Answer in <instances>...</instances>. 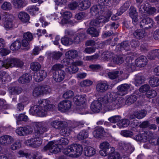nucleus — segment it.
<instances>
[{
	"label": "nucleus",
	"mask_w": 159,
	"mask_h": 159,
	"mask_svg": "<svg viewBox=\"0 0 159 159\" xmlns=\"http://www.w3.org/2000/svg\"><path fill=\"white\" fill-rule=\"evenodd\" d=\"M32 78V76L30 74L25 73L19 78V82L21 84L28 83L31 80Z\"/></svg>",
	"instance_id": "obj_19"
},
{
	"label": "nucleus",
	"mask_w": 159,
	"mask_h": 159,
	"mask_svg": "<svg viewBox=\"0 0 159 159\" xmlns=\"http://www.w3.org/2000/svg\"><path fill=\"white\" fill-rule=\"evenodd\" d=\"M149 83L152 87H155L159 86V78L152 76L150 77L149 79Z\"/></svg>",
	"instance_id": "obj_24"
},
{
	"label": "nucleus",
	"mask_w": 159,
	"mask_h": 159,
	"mask_svg": "<svg viewBox=\"0 0 159 159\" xmlns=\"http://www.w3.org/2000/svg\"><path fill=\"white\" fill-rule=\"evenodd\" d=\"M93 83L92 81L89 80H85L81 81L80 83V85L82 87H86L91 86Z\"/></svg>",
	"instance_id": "obj_55"
},
{
	"label": "nucleus",
	"mask_w": 159,
	"mask_h": 159,
	"mask_svg": "<svg viewBox=\"0 0 159 159\" xmlns=\"http://www.w3.org/2000/svg\"><path fill=\"white\" fill-rule=\"evenodd\" d=\"M48 121L37 122L34 123V125L36 127L35 133L37 135H41L47 131L48 129Z\"/></svg>",
	"instance_id": "obj_5"
},
{
	"label": "nucleus",
	"mask_w": 159,
	"mask_h": 159,
	"mask_svg": "<svg viewBox=\"0 0 159 159\" xmlns=\"http://www.w3.org/2000/svg\"><path fill=\"white\" fill-rule=\"evenodd\" d=\"M53 77L54 80L59 82L62 81L64 78L65 72L63 70H53Z\"/></svg>",
	"instance_id": "obj_12"
},
{
	"label": "nucleus",
	"mask_w": 159,
	"mask_h": 159,
	"mask_svg": "<svg viewBox=\"0 0 159 159\" xmlns=\"http://www.w3.org/2000/svg\"><path fill=\"white\" fill-rule=\"evenodd\" d=\"M108 85L107 82H100L97 85V90L100 92H103L108 89Z\"/></svg>",
	"instance_id": "obj_18"
},
{
	"label": "nucleus",
	"mask_w": 159,
	"mask_h": 159,
	"mask_svg": "<svg viewBox=\"0 0 159 159\" xmlns=\"http://www.w3.org/2000/svg\"><path fill=\"white\" fill-rule=\"evenodd\" d=\"M32 147L37 148L42 143V140L41 138L37 137L32 139Z\"/></svg>",
	"instance_id": "obj_38"
},
{
	"label": "nucleus",
	"mask_w": 159,
	"mask_h": 159,
	"mask_svg": "<svg viewBox=\"0 0 159 159\" xmlns=\"http://www.w3.org/2000/svg\"><path fill=\"white\" fill-rule=\"evenodd\" d=\"M121 119V117L119 115H115L112 116L108 119V120L112 123H115L119 121Z\"/></svg>",
	"instance_id": "obj_52"
},
{
	"label": "nucleus",
	"mask_w": 159,
	"mask_h": 159,
	"mask_svg": "<svg viewBox=\"0 0 159 159\" xmlns=\"http://www.w3.org/2000/svg\"><path fill=\"white\" fill-rule=\"evenodd\" d=\"M40 86L35 87L33 90V95L35 97H37L43 95Z\"/></svg>",
	"instance_id": "obj_46"
},
{
	"label": "nucleus",
	"mask_w": 159,
	"mask_h": 159,
	"mask_svg": "<svg viewBox=\"0 0 159 159\" xmlns=\"http://www.w3.org/2000/svg\"><path fill=\"white\" fill-rule=\"evenodd\" d=\"M49 101L48 99H43L38 101L37 104L34 105L32 110H33L40 117L45 116L48 110L52 111L54 106L50 104Z\"/></svg>",
	"instance_id": "obj_3"
},
{
	"label": "nucleus",
	"mask_w": 159,
	"mask_h": 159,
	"mask_svg": "<svg viewBox=\"0 0 159 159\" xmlns=\"http://www.w3.org/2000/svg\"><path fill=\"white\" fill-rule=\"evenodd\" d=\"M100 102H102L105 110L108 111L118 109L123 104L122 98L118 97L115 93L113 92H108L103 97L92 102L90 108L94 112L98 113L102 109V104Z\"/></svg>",
	"instance_id": "obj_1"
},
{
	"label": "nucleus",
	"mask_w": 159,
	"mask_h": 159,
	"mask_svg": "<svg viewBox=\"0 0 159 159\" xmlns=\"http://www.w3.org/2000/svg\"><path fill=\"white\" fill-rule=\"evenodd\" d=\"M104 129L101 127H98L93 132V135L95 138H99L102 136Z\"/></svg>",
	"instance_id": "obj_29"
},
{
	"label": "nucleus",
	"mask_w": 159,
	"mask_h": 159,
	"mask_svg": "<svg viewBox=\"0 0 159 159\" xmlns=\"http://www.w3.org/2000/svg\"><path fill=\"white\" fill-rule=\"evenodd\" d=\"M131 85L127 84H122L118 86L117 89L118 90L116 93L114 92L118 98H122V104L121 106L120 107H122L124 104L125 100L122 98L118 97V95L120 96H123L126 94L128 90L130 89ZM114 93V92H113Z\"/></svg>",
	"instance_id": "obj_6"
},
{
	"label": "nucleus",
	"mask_w": 159,
	"mask_h": 159,
	"mask_svg": "<svg viewBox=\"0 0 159 159\" xmlns=\"http://www.w3.org/2000/svg\"><path fill=\"white\" fill-rule=\"evenodd\" d=\"M98 2L99 5L103 10L105 7L109 5L111 3L110 0H98Z\"/></svg>",
	"instance_id": "obj_45"
},
{
	"label": "nucleus",
	"mask_w": 159,
	"mask_h": 159,
	"mask_svg": "<svg viewBox=\"0 0 159 159\" xmlns=\"http://www.w3.org/2000/svg\"><path fill=\"white\" fill-rule=\"evenodd\" d=\"M129 124V121L128 120L124 119H121L117 124V125L119 128H121L127 127Z\"/></svg>",
	"instance_id": "obj_44"
},
{
	"label": "nucleus",
	"mask_w": 159,
	"mask_h": 159,
	"mask_svg": "<svg viewBox=\"0 0 159 159\" xmlns=\"http://www.w3.org/2000/svg\"><path fill=\"white\" fill-rule=\"evenodd\" d=\"M18 17L19 20L23 23H26L28 22L30 19L29 15L24 11L20 12L18 15Z\"/></svg>",
	"instance_id": "obj_21"
},
{
	"label": "nucleus",
	"mask_w": 159,
	"mask_h": 159,
	"mask_svg": "<svg viewBox=\"0 0 159 159\" xmlns=\"http://www.w3.org/2000/svg\"><path fill=\"white\" fill-rule=\"evenodd\" d=\"M117 48H119V50L121 51L125 50L126 51H128L130 49L129 45V44L128 41H126L122 43L119 45H118Z\"/></svg>",
	"instance_id": "obj_31"
},
{
	"label": "nucleus",
	"mask_w": 159,
	"mask_h": 159,
	"mask_svg": "<svg viewBox=\"0 0 159 159\" xmlns=\"http://www.w3.org/2000/svg\"><path fill=\"white\" fill-rule=\"evenodd\" d=\"M9 92L12 94H18L21 93L22 89L21 87H10L8 89Z\"/></svg>",
	"instance_id": "obj_28"
},
{
	"label": "nucleus",
	"mask_w": 159,
	"mask_h": 159,
	"mask_svg": "<svg viewBox=\"0 0 159 159\" xmlns=\"http://www.w3.org/2000/svg\"><path fill=\"white\" fill-rule=\"evenodd\" d=\"M88 137V133L85 130L80 131L77 136V139L80 140H83Z\"/></svg>",
	"instance_id": "obj_37"
},
{
	"label": "nucleus",
	"mask_w": 159,
	"mask_h": 159,
	"mask_svg": "<svg viewBox=\"0 0 159 159\" xmlns=\"http://www.w3.org/2000/svg\"><path fill=\"white\" fill-rule=\"evenodd\" d=\"M145 77L139 75H137L135 78V84L136 86H138L143 83L145 80Z\"/></svg>",
	"instance_id": "obj_34"
},
{
	"label": "nucleus",
	"mask_w": 159,
	"mask_h": 159,
	"mask_svg": "<svg viewBox=\"0 0 159 159\" xmlns=\"http://www.w3.org/2000/svg\"><path fill=\"white\" fill-rule=\"evenodd\" d=\"M74 152L73 153V155L79 156L82 154L83 148L81 145L79 144H73Z\"/></svg>",
	"instance_id": "obj_22"
},
{
	"label": "nucleus",
	"mask_w": 159,
	"mask_h": 159,
	"mask_svg": "<svg viewBox=\"0 0 159 159\" xmlns=\"http://www.w3.org/2000/svg\"><path fill=\"white\" fill-rule=\"evenodd\" d=\"M26 9L30 14L32 16L35 15V12L39 10L38 7L34 6H30L27 7Z\"/></svg>",
	"instance_id": "obj_49"
},
{
	"label": "nucleus",
	"mask_w": 159,
	"mask_h": 159,
	"mask_svg": "<svg viewBox=\"0 0 159 159\" xmlns=\"http://www.w3.org/2000/svg\"><path fill=\"white\" fill-rule=\"evenodd\" d=\"M33 78L34 80L40 82L43 80L46 77L47 73L45 70H32Z\"/></svg>",
	"instance_id": "obj_7"
},
{
	"label": "nucleus",
	"mask_w": 159,
	"mask_h": 159,
	"mask_svg": "<svg viewBox=\"0 0 159 159\" xmlns=\"http://www.w3.org/2000/svg\"><path fill=\"white\" fill-rule=\"evenodd\" d=\"M111 152L109 153L108 155L109 159H119L120 155L118 152L113 151H111Z\"/></svg>",
	"instance_id": "obj_51"
},
{
	"label": "nucleus",
	"mask_w": 159,
	"mask_h": 159,
	"mask_svg": "<svg viewBox=\"0 0 159 159\" xmlns=\"http://www.w3.org/2000/svg\"><path fill=\"white\" fill-rule=\"evenodd\" d=\"M157 95L156 92L153 90H149L146 94V96L148 98H152L155 97Z\"/></svg>",
	"instance_id": "obj_62"
},
{
	"label": "nucleus",
	"mask_w": 159,
	"mask_h": 159,
	"mask_svg": "<svg viewBox=\"0 0 159 159\" xmlns=\"http://www.w3.org/2000/svg\"><path fill=\"white\" fill-rule=\"evenodd\" d=\"M61 41L62 44L65 45H68L72 44L73 43V40L70 38L64 36L62 38Z\"/></svg>",
	"instance_id": "obj_42"
},
{
	"label": "nucleus",
	"mask_w": 159,
	"mask_h": 159,
	"mask_svg": "<svg viewBox=\"0 0 159 159\" xmlns=\"http://www.w3.org/2000/svg\"><path fill=\"white\" fill-rule=\"evenodd\" d=\"M147 63L146 57L143 56L138 58L135 60V64L137 66L139 67L144 66Z\"/></svg>",
	"instance_id": "obj_17"
},
{
	"label": "nucleus",
	"mask_w": 159,
	"mask_h": 159,
	"mask_svg": "<svg viewBox=\"0 0 159 159\" xmlns=\"http://www.w3.org/2000/svg\"><path fill=\"white\" fill-rule=\"evenodd\" d=\"M72 104L71 101L64 100L61 102L58 106V109L62 112H65L69 111L71 108Z\"/></svg>",
	"instance_id": "obj_10"
},
{
	"label": "nucleus",
	"mask_w": 159,
	"mask_h": 159,
	"mask_svg": "<svg viewBox=\"0 0 159 159\" xmlns=\"http://www.w3.org/2000/svg\"><path fill=\"white\" fill-rule=\"evenodd\" d=\"M14 17L12 16H9L7 18L4 23V26L7 29H12L14 27L15 25L13 22Z\"/></svg>",
	"instance_id": "obj_16"
},
{
	"label": "nucleus",
	"mask_w": 159,
	"mask_h": 159,
	"mask_svg": "<svg viewBox=\"0 0 159 159\" xmlns=\"http://www.w3.org/2000/svg\"><path fill=\"white\" fill-rule=\"evenodd\" d=\"M2 79L4 81L9 82L11 80V77L5 71H0V80Z\"/></svg>",
	"instance_id": "obj_36"
},
{
	"label": "nucleus",
	"mask_w": 159,
	"mask_h": 159,
	"mask_svg": "<svg viewBox=\"0 0 159 159\" xmlns=\"http://www.w3.org/2000/svg\"><path fill=\"white\" fill-rule=\"evenodd\" d=\"M90 25H91L90 24ZM99 25H98V26ZM91 27L88 28L87 30V34L91 35L93 37H96L98 35V32L97 31L96 29L94 27H92L93 26H92L90 25Z\"/></svg>",
	"instance_id": "obj_30"
},
{
	"label": "nucleus",
	"mask_w": 159,
	"mask_h": 159,
	"mask_svg": "<svg viewBox=\"0 0 159 159\" xmlns=\"http://www.w3.org/2000/svg\"><path fill=\"white\" fill-rule=\"evenodd\" d=\"M141 25L143 26V27L145 29H148L152 27L154 24L153 20L149 18H146L143 19L141 22Z\"/></svg>",
	"instance_id": "obj_15"
},
{
	"label": "nucleus",
	"mask_w": 159,
	"mask_h": 159,
	"mask_svg": "<svg viewBox=\"0 0 159 159\" xmlns=\"http://www.w3.org/2000/svg\"><path fill=\"white\" fill-rule=\"evenodd\" d=\"M16 132L20 136H25L31 133L32 132V130L29 126H24L17 128Z\"/></svg>",
	"instance_id": "obj_11"
},
{
	"label": "nucleus",
	"mask_w": 159,
	"mask_h": 159,
	"mask_svg": "<svg viewBox=\"0 0 159 159\" xmlns=\"http://www.w3.org/2000/svg\"><path fill=\"white\" fill-rule=\"evenodd\" d=\"M78 53L76 51L70 50L66 52L65 54L66 57L72 59L76 57L77 56Z\"/></svg>",
	"instance_id": "obj_41"
},
{
	"label": "nucleus",
	"mask_w": 159,
	"mask_h": 159,
	"mask_svg": "<svg viewBox=\"0 0 159 159\" xmlns=\"http://www.w3.org/2000/svg\"><path fill=\"white\" fill-rule=\"evenodd\" d=\"M63 152L66 155H67L70 153V155H73V153L74 152V150L73 147V145L69 146L67 148L64 149Z\"/></svg>",
	"instance_id": "obj_50"
},
{
	"label": "nucleus",
	"mask_w": 159,
	"mask_h": 159,
	"mask_svg": "<svg viewBox=\"0 0 159 159\" xmlns=\"http://www.w3.org/2000/svg\"><path fill=\"white\" fill-rule=\"evenodd\" d=\"M134 37L138 39L143 38L145 36V31L142 29L136 30L134 33Z\"/></svg>",
	"instance_id": "obj_32"
},
{
	"label": "nucleus",
	"mask_w": 159,
	"mask_h": 159,
	"mask_svg": "<svg viewBox=\"0 0 159 159\" xmlns=\"http://www.w3.org/2000/svg\"><path fill=\"white\" fill-rule=\"evenodd\" d=\"M149 138H148L145 134H138L136 136V139L137 140L143 142H146L147 140L149 141V142L151 143L152 142L154 144L155 142V139H152L151 140H148Z\"/></svg>",
	"instance_id": "obj_20"
},
{
	"label": "nucleus",
	"mask_w": 159,
	"mask_h": 159,
	"mask_svg": "<svg viewBox=\"0 0 159 159\" xmlns=\"http://www.w3.org/2000/svg\"><path fill=\"white\" fill-rule=\"evenodd\" d=\"M63 19L61 20L62 24L66 23L68 20L70 19L72 16V14L69 11H66L63 13Z\"/></svg>",
	"instance_id": "obj_33"
},
{
	"label": "nucleus",
	"mask_w": 159,
	"mask_h": 159,
	"mask_svg": "<svg viewBox=\"0 0 159 159\" xmlns=\"http://www.w3.org/2000/svg\"><path fill=\"white\" fill-rule=\"evenodd\" d=\"M21 145L19 141H17L11 145L10 148L13 150L18 149L21 147Z\"/></svg>",
	"instance_id": "obj_53"
},
{
	"label": "nucleus",
	"mask_w": 159,
	"mask_h": 159,
	"mask_svg": "<svg viewBox=\"0 0 159 159\" xmlns=\"http://www.w3.org/2000/svg\"><path fill=\"white\" fill-rule=\"evenodd\" d=\"M139 8V11L141 13H147L149 14H152L156 11L155 7L149 6L148 3H143Z\"/></svg>",
	"instance_id": "obj_8"
},
{
	"label": "nucleus",
	"mask_w": 159,
	"mask_h": 159,
	"mask_svg": "<svg viewBox=\"0 0 159 159\" xmlns=\"http://www.w3.org/2000/svg\"><path fill=\"white\" fill-rule=\"evenodd\" d=\"M85 37V35L83 33H77L74 36L73 43H79Z\"/></svg>",
	"instance_id": "obj_26"
},
{
	"label": "nucleus",
	"mask_w": 159,
	"mask_h": 159,
	"mask_svg": "<svg viewBox=\"0 0 159 159\" xmlns=\"http://www.w3.org/2000/svg\"><path fill=\"white\" fill-rule=\"evenodd\" d=\"M146 114L147 111L145 110L136 111L130 115L129 118L130 119H134L135 118L140 119L144 117Z\"/></svg>",
	"instance_id": "obj_14"
},
{
	"label": "nucleus",
	"mask_w": 159,
	"mask_h": 159,
	"mask_svg": "<svg viewBox=\"0 0 159 159\" xmlns=\"http://www.w3.org/2000/svg\"><path fill=\"white\" fill-rule=\"evenodd\" d=\"M112 60L113 62L117 64H121L124 62V58L121 56H116L114 57Z\"/></svg>",
	"instance_id": "obj_54"
},
{
	"label": "nucleus",
	"mask_w": 159,
	"mask_h": 159,
	"mask_svg": "<svg viewBox=\"0 0 159 159\" xmlns=\"http://www.w3.org/2000/svg\"><path fill=\"white\" fill-rule=\"evenodd\" d=\"M41 66L38 62H34L31 63L30 69L31 70H39Z\"/></svg>",
	"instance_id": "obj_61"
},
{
	"label": "nucleus",
	"mask_w": 159,
	"mask_h": 159,
	"mask_svg": "<svg viewBox=\"0 0 159 159\" xmlns=\"http://www.w3.org/2000/svg\"><path fill=\"white\" fill-rule=\"evenodd\" d=\"M129 16L130 17L137 16L138 14L136 9L133 7H131L129 10Z\"/></svg>",
	"instance_id": "obj_59"
},
{
	"label": "nucleus",
	"mask_w": 159,
	"mask_h": 159,
	"mask_svg": "<svg viewBox=\"0 0 159 159\" xmlns=\"http://www.w3.org/2000/svg\"><path fill=\"white\" fill-rule=\"evenodd\" d=\"M13 141V138L9 135H4L0 137V144L3 146H8Z\"/></svg>",
	"instance_id": "obj_13"
},
{
	"label": "nucleus",
	"mask_w": 159,
	"mask_h": 159,
	"mask_svg": "<svg viewBox=\"0 0 159 159\" xmlns=\"http://www.w3.org/2000/svg\"><path fill=\"white\" fill-rule=\"evenodd\" d=\"M133 53H130L129 54L123 56V57L124 60H125V61L129 65H130L131 63L130 62L134 59V56Z\"/></svg>",
	"instance_id": "obj_47"
},
{
	"label": "nucleus",
	"mask_w": 159,
	"mask_h": 159,
	"mask_svg": "<svg viewBox=\"0 0 159 159\" xmlns=\"http://www.w3.org/2000/svg\"><path fill=\"white\" fill-rule=\"evenodd\" d=\"M109 78L111 79H114L117 78L119 76V71H118L109 72L108 73Z\"/></svg>",
	"instance_id": "obj_57"
},
{
	"label": "nucleus",
	"mask_w": 159,
	"mask_h": 159,
	"mask_svg": "<svg viewBox=\"0 0 159 159\" xmlns=\"http://www.w3.org/2000/svg\"><path fill=\"white\" fill-rule=\"evenodd\" d=\"M41 88L42 91L43 95L45 94H49L51 92V89L48 85H43L41 86Z\"/></svg>",
	"instance_id": "obj_48"
},
{
	"label": "nucleus",
	"mask_w": 159,
	"mask_h": 159,
	"mask_svg": "<svg viewBox=\"0 0 159 159\" xmlns=\"http://www.w3.org/2000/svg\"><path fill=\"white\" fill-rule=\"evenodd\" d=\"M11 5L10 3L5 2H4L1 6V8L5 10L8 11L11 8Z\"/></svg>",
	"instance_id": "obj_56"
},
{
	"label": "nucleus",
	"mask_w": 159,
	"mask_h": 159,
	"mask_svg": "<svg viewBox=\"0 0 159 159\" xmlns=\"http://www.w3.org/2000/svg\"><path fill=\"white\" fill-rule=\"evenodd\" d=\"M16 119L18 121H26L28 120V116L24 114H21L16 117Z\"/></svg>",
	"instance_id": "obj_58"
},
{
	"label": "nucleus",
	"mask_w": 159,
	"mask_h": 159,
	"mask_svg": "<svg viewBox=\"0 0 159 159\" xmlns=\"http://www.w3.org/2000/svg\"><path fill=\"white\" fill-rule=\"evenodd\" d=\"M84 153L86 156L91 157L95 154L96 150L93 148L89 147L84 148Z\"/></svg>",
	"instance_id": "obj_25"
},
{
	"label": "nucleus",
	"mask_w": 159,
	"mask_h": 159,
	"mask_svg": "<svg viewBox=\"0 0 159 159\" xmlns=\"http://www.w3.org/2000/svg\"><path fill=\"white\" fill-rule=\"evenodd\" d=\"M100 148L101 149L108 150L110 148L111 151H114L115 148L113 147H111L109 143L107 142H104L100 145Z\"/></svg>",
	"instance_id": "obj_35"
},
{
	"label": "nucleus",
	"mask_w": 159,
	"mask_h": 159,
	"mask_svg": "<svg viewBox=\"0 0 159 159\" xmlns=\"http://www.w3.org/2000/svg\"><path fill=\"white\" fill-rule=\"evenodd\" d=\"M60 131V133L62 136H68L71 132L72 129L70 127H62Z\"/></svg>",
	"instance_id": "obj_27"
},
{
	"label": "nucleus",
	"mask_w": 159,
	"mask_h": 159,
	"mask_svg": "<svg viewBox=\"0 0 159 159\" xmlns=\"http://www.w3.org/2000/svg\"><path fill=\"white\" fill-rule=\"evenodd\" d=\"M90 13L93 16L97 17V19L92 20L90 24L92 26H98L101 23H105L108 21L109 17L111 15L110 11L108 15L106 16L104 10L99 5L94 6L90 9Z\"/></svg>",
	"instance_id": "obj_2"
},
{
	"label": "nucleus",
	"mask_w": 159,
	"mask_h": 159,
	"mask_svg": "<svg viewBox=\"0 0 159 159\" xmlns=\"http://www.w3.org/2000/svg\"><path fill=\"white\" fill-rule=\"evenodd\" d=\"M126 102L129 104H130L134 103L137 100V97L134 95H128L126 97Z\"/></svg>",
	"instance_id": "obj_43"
},
{
	"label": "nucleus",
	"mask_w": 159,
	"mask_h": 159,
	"mask_svg": "<svg viewBox=\"0 0 159 159\" xmlns=\"http://www.w3.org/2000/svg\"><path fill=\"white\" fill-rule=\"evenodd\" d=\"M23 38L29 41H31L33 39L32 34L29 32H27L24 34Z\"/></svg>",
	"instance_id": "obj_64"
},
{
	"label": "nucleus",
	"mask_w": 159,
	"mask_h": 159,
	"mask_svg": "<svg viewBox=\"0 0 159 159\" xmlns=\"http://www.w3.org/2000/svg\"><path fill=\"white\" fill-rule=\"evenodd\" d=\"M16 62H20V64L17 65V67H21L23 66V62L20 60L15 58H8L4 61L0 60V68L1 67H5L6 69H8L9 67L15 66Z\"/></svg>",
	"instance_id": "obj_4"
},
{
	"label": "nucleus",
	"mask_w": 159,
	"mask_h": 159,
	"mask_svg": "<svg viewBox=\"0 0 159 159\" xmlns=\"http://www.w3.org/2000/svg\"><path fill=\"white\" fill-rule=\"evenodd\" d=\"M20 47V42L19 40H16L11 45L10 48L11 50L14 51L19 49Z\"/></svg>",
	"instance_id": "obj_40"
},
{
	"label": "nucleus",
	"mask_w": 159,
	"mask_h": 159,
	"mask_svg": "<svg viewBox=\"0 0 159 159\" xmlns=\"http://www.w3.org/2000/svg\"><path fill=\"white\" fill-rule=\"evenodd\" d=\"M150 88V87L148 84H145L139 88V91L140 92L144 93L148 91Z\"/></svg>",
	"instance_id": "obj_60"
},
{
	"label": "nucleus",
	"mask_w": 159,
	"mask_h": 159,
	"mask_svg": "<svg viewBox=\"0 0 159 159\" xmlns=\"http://www.w3.org/2000/svg\"><path fill=\"white\" fill-rule=\"evenodd\" d=\"M44 151L49 150L52 153H57L61 151L60 148L58 147V145L53 141H51L49 143L45 146L43 149Z\"/></svg>",
	"instance_id": "obj_9"
},
{
	"label": "nucleus",
	"mask_w": 159,
	"mask_h": 159,
	"mask_svg": "<svg viewBox=\"0 0 159 159\" xmlns=\"http://www.w3.org/2000/svg\"><path fill=\"white\" fill-rule=\"evenodd\" d=\"M157 57V55L155 53V50L150 52L147 55L148 58L151 60L154 59Z\"/></svg>",
	"instance_id": "obj_63"
},
{
	"label": "nucleus",
	"mask_w": 159,
	"mask_h": 159,
	"mask_svg": "<svg viewBox=\"0 0 159 159\" xmlns=\"http://www.w3.org/2000/svg\"><path fill=\"white\" fill-rule=\"evenodd\" d=\"M51 125L53 128L60 129L63 126V122L61 121L55 120L51 123Z\"/></svg>",
	"instance_id": "obj_39"
},
{
	"label": "nucleus",
	"mask_w": 159,
	"mask_h": 159,
	"mask_svg": "<svg viewBox=\"0 0 159 159\" xmlns=\"http://www.w3.org/2000/svg\"><path fill=\"white\" fill-rule=\"evenodd\" d=\"M91 6L90 2L88 0H85L79 3L78 8L80 10L87 9Z\"/></svg>",
	"instance_id": "obj_23"
}]
</instances>
